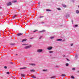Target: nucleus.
I'll use <instances>...</instances> for the list:
<instances>
[{"label":"nucleus","instance_id":"nucleus-1","mask_svg":"<svg viewBox=\"0 0 79 79\" xmlns=\"http://www.w3.org/2000/svg\"><path fill=\"white\" fill-rule=\"evenodd\" d=\"M31 47V45L27 46L25 48L27 49V48H30Z\"/></svg>","mask_w":79,"mask_h":79},{"label":"nucleus","instance_id":"nucleus-2","mask_svg":"<svg viewBox=\"0 0 79 79\" xmlns=\"http://www.w3.org/2000/svg\"><path fill=\"white\" fill-rule=\"evenodd\" d=\"M7 6H10V5H11V2H9V3L7 4Z\"/></svg>","mask_w":79,"mask_h":79},{"label":"nucleus","instance_id":"nucleus-3","mask_svg":"<svg viewBox=\"0 0 79 79\" xmlns=\"http://www.w3.org/2000/svg\"><path fill=\"white\" fill-rule=\"evenodd\" d=\"M38 52L40 53V52H42V49H38L37 50Z\"/></svg>","mask_w":79,"mask_h":79},{"label":"nucleus","instance_id":"nucleus-4","mask_svg":"<svg viewBox=\"0 0 79 79\" xmlns=\"http://www.w3.org/2000/svg\"><path fill=\"white\" fill-rule=\"evenodd\" d=\"M21 77H25L26 75H25L24 74H21Z\"/></svg>","mask_w":79,"mask_h":79},{"label":"nucleus","instance_id":"nucleus-5","mask_svg":"<svg viewBox=\"0 0 79 79\" xmlns=\"http://www.w3.org/2000/svg\"><path fill=\"white\" fill-rule=\"evenodd\" d=\"M23 35V33H19L18 34V36H20V35Z\"/></svg>","mask_w":79,"mask_h":79},{"label":"nucleus","instance_id":"nucleus-6","mask_svg":"<svg viewBox=\"0 0 79 79\" xmlns=\"http://www.w3.org/2000/svg\"><path fill=\"white\" fill-rule=\"evenodd\" d=\"M48 49L49 50H51V49H52V47H50L48 48Z\"/></svg>","mask_w":79,"mask_h":79},{"label":"nucleus","instance_id":"nucleus-7","mask_svg":"<svg viewBox=\"0 0 79 79\" xmlns=\"http://www.w3.org/2000/svg\"><path fill=\"white\" fill-rule=\"evenodd\" d=\"M61 40H62L61 39H57L56 40L57 41H61Z\"/></svg>","mask_w":79,"mask_h":79},{"label":"nucleus","instance_id":"nucleus-8","mask_svg":"<svg viewBox=\"0 0 79 79\" xmlns=\"http://www.w3.org/2000/svg\"><path fill=\"white\" fill-rule=\"evenodd\" d=\"M16 15H15L13 16L12 18H16Z\"/></svg>","mask_w":79,"mask_h":79},{"label":"nucleus","instance_id":"nucleus-9","mask_svg":"<svg viewBox=\"0 0 79 79\" xmlns=\"http://www.w3.org/2000/svg\"><path fill=\"white\" fill-rule=\"evenodd\" d=\"M76 13H77V14L79 13V11L78 10H77L76 11Z\"/></svg>","mask_w":79,"mask_h":79},{"label":"nucleus","instance_id":"nucleus-10","mask_svg":"<svg viewBox=\"0 0 79 79\" xmlns=\"http://www.w3.org/2000/svg\"><path fill=\"white\" fill-rule=\"evenodd\" d=\"M24 41H26V39H24L22 41V42H24Z\"/></svg>","mask_w":79,"mask_h":79},{"label":"nucleus","instance_id":"nucleus-11","mask_svg":"<svg viewBox=\"0 0 79 79\" xmlns=\"http://www.w3.org/2000/svg\"><path fill=\"white\" fill-rule=\"evenodd\" d=\"M30 71H31V72H35V71L34 70L32 69L30 70Z\"/></svg>","mask_w":79,"mask_h":79},{"label":"nucleus","instance_id":"nucleus-12","mask_svg":"<svg viewBox=\"0 0 79 79\" xmlns=\"http://www.w3.org/2000/svg\"><path fill=\"white\" fill-rule=\"evenodd\" d=\"M26 67H24V68H20V69H26Z\"/></svg>","mask_w":79,"mask_h":79},{"label":"nucleus","instance_id":"nucleus-13","mask_svg":"<svg viewBox=\"0 0 79 79\" xmlns=\"http://www.w3.org/2000/svg\"><path fill=\"white\" fill-rule=\"evenodd\" d=\"M32 78H36V77L35 76H32Z\"/></svg>","mask_w":79,"mask_h":79},{"label":"nucleus","instance_id":"nucleus-14","mask_svg":"<svg viewBox=\"0 0 79 79\" xmlns=\"http://www.w3.org/2000/svg\"><path fill=\"white\" fill-rule=\"evenodd\" d=\"M31 64V65H32V66H35V64Z\"/></svg>","mask_w":79,"mask_h":79},{"label":"nucleus","instance_id":"nucleus-15","mask_svg":"<svg viewBox=\"0 0 79 79\" xmlns=\"http://www.w3.org/2000/svg\"><path fill=\"white\" fill-rule=\"evenodd\" d=\"M63 6L64 8H66V6L65 5H63Z\"/></svg>","mask_w":79,"mask_h":79},{"label":"nucleus","instance_id":"nucleus-16","mask_svg":"<svg viewBox=\"0 0 79 79\" xmlns=\"http://www.w3.org/2000/svg\"><path fill=\"white\" fill-rule=\"evenodd\" d=\"M47 11H51V10H50L49 9H47L46 10Z\"/></svg>","mask_w":79,"mask_h":79},{"label":"nucleus","instance_id":"nucleus-17","mask_svg":"<svg viewBox=\"0 0 79 79\" xmlns=\"http://www.w3.org/2000/svg\"><path fill=\"white\" fill-rule=\"evenodd\" d=\"M45 31L44 30H43V31H40L39 32H45Z\"/></svg>","mask_w":79,"mask_h":79},{"label":"nucleus","instance_id":"nucleus-18","mask_svg":"<svg viewBox=\"0 0 79 79\" xmlns=\"http://www.w3.org/2000/svg\"><path fill=\"white\" fill-rule=\"evenodd\" d=\"M53 51H50L49 52V53H53Z\"/></svg>","mask_w":79,"mask_h":79},{"label":"nucleus","instance_id":"nucleus-19","mask_svg":"<svg viewBox=\"0 0 79 79\" xmlns=\"http://www.w3.org/2000/svg\"><path fill=\"white\" fill-rule=\"evenodd\" d=\"M71 77L72 79H74V77L73 76H71Z\"/></svg>","mask_w":79,"mask_h":79},{"label":"nucleus","instance_id":"nucleus-20","mask_svg":"<svg viewBox=\"0 0 79 79\" xmlns=\"http://www.w3.org/2000/svg\"><path fill=\"white\" fill-rule=\"evenodd\" d=\"M37 31H38V30H36L33 31V32H37Z\"/></svg>","mask_w":79,"mask_h":79},{"label":"nucleus","instance_id":"nucleus-21","mask_svg":"<svg viewBox=\"0 0 79 79\" xmlns=\"http://www.w3.org/2000/svg\"><path fill=\"white\" fill-rule=\"evenodd\" d=\"M6 74H10V72H6Z\"/></svg>","mask_w":79,"mask_h":79},{"label":"nucleus","instance_id":"nucleus-22","mask_svg":"<svg viewBox=\"0 0 79 79\" xmlns=\"http://www.w3.org/2000/svg\"><path fill=\"white\" fill-rule=\"evenodd\" d=\"M10 45H15V44H10Z\"/></svg>","mask_w":79,"mask_h":79},{"label":"nucleus","instance_id":"nucleus-23","mask_svg":"<svg viewBox=\"0 0 79 79\" xmlns=\"http://www.w3.org/2000/svg\"><path fill=\"white\" fill-rule=\"evenodd\" d=\"M68 65H69V64H68V63L66 64V66H68Z\"/></svg>","mask_w":79,"mask_h":79},{"label":"nucleus","instance_id":"nucleus-24","mask_svg":"<svg viewBox=\"0 0 79 79\" xmlns=\"http://www.w3.org/2000/svg\"><path fill=\"white\" fill-rule=\"evenodd\" d=\"M4 68L5 69H7V67H6V66H4Z\"/></svg>","mask_w":79,"mask_h":79},{"label":"nucleus","instance_id":"nucleus-25","mask_svg":"<svg viewBox=\"0 0 79 79\" xmlns=\"http://www.w3.org/2000/svg\"><path fill=\"white\" fill-rule=\"evenodd\" d=\"M66 76V75H64V74H62V75H61V76Z\"/></svg>","mask_w":79,"mask_h":79},{"label":"nucleus","instance_id":"nucleus-26","mask_svg":"<svg viewBox=\"0 0 79 79\" xmlns=\"http://www.w3.org/2000/svg\"><path fill=\"white\" fill-rule=\"evenodd\" d=\"M17 2V1H13L14 3H16V2Z\"/></svg>","mask_w":79,"mask_h":79},{"label":"nucleus","instance_id":"nucleus-27","mask_svg":"<svg viewBox=\"0 0 79 79\" xmlns=\"http://www.w3.org/2000/svg\"><path fill=\"white\" fill-rule=\"evenodd\" d=\"M72 70H73V71H75V68H73V69H72Z\"/></svg>","mask_w":79,"mask_h":79},{"label":"nucleus","instance_id":"nucleus-28","mask_svg":"<svg viewBox=\"0 0 79 79\" xmlns=\"http://www.w3.org/2000/svg\"><path fill=\"white\" fill-rule=\"evenodd\" d=\"M43 17H44V16H40V18H43Z\"/></svg>","mask_w":79,"mask_h":79},{"label":"nucleus","instance_id":"nucleus-29","mask_svg":"<svg viewBox=\"0 0 79 79\" xmlns=\"http://www.w3.org/2000/svg\"><path fill=\"white\" fill-rule=\"evenodd\" d=\"M43 71H47V70H43Z\"/></svg>","mask_w":79,"mask_h":79},{"label":"nucleus","instance_id":"nucleus-30","mask_svg":"<svg viewBox=\"0 0 79 79\" xmlns=\"http://www.w3.org/2000/svg\"><path fill=\"white\" fill-rule=\"evenodd\" d=\"M54 37H51V39H53V38H54Z\"/></svg>","mask_w":79,"mask_h":79},{"label":"nucleus","instance_id":"nucleus-31","mask_svg":"<svg viewBox=\"0 0 79 79\" xmlns=\"http://www.w3.org/2000/svg\"><path fill=\"white\" fill-rule=\"evenodd\" d=\"M67 59V61H69V59Z\"/></svg>","mask_w":79,"mask_h":79},{"label":"nucleus","instance_id":"nucleus-32","mask_svg":"<svg viewBox=\"0 0 79 79\" xmlns=\"http://www.w3.org/2000/svg\"><path fill=\"white\" fill-rule=\"evenodd\" d=\"M75 58H77V56L76 55L75 56Z\"/></svg>","mask_w":79,"mask_h":79},{"label":"nucleus","instance_id":"nucleus-33","mask_svg":"<svg viewBox=\"0 0 79 79\" xmlns=\"http://www.w3.org/2000/svg\"><path fill=\"white\" fill-rule=\"evenodd\" d=\"M53 77H51L50 78H53Z\"/></svg>","mask_w":79,"mask_h":79},{"label":"nucleus","instance_id":"nucleus-34","mask_svg":"<svg viewBox=\"0 0 79 79\" xmlns=\"http://www.w3.org/2000/svg\"><path fill=\"white\" fill-rule=\"evenodd\" d=\"M42 38V36H40V38H39V39H41V38Z\"/></svg>","mask_w":79,"mask_h":79},{"label":"nucleus","instance_id":"nucleus-35","mask_svg":"<svg viewBox=\"0 0 79 79\" xmlns=\"http://www.w3.org/2000/svg\"><path fill=\"white\" fill-rule=\"evenodd\" d=\"M58 10H60L61 9H60V8H58Z\"/></svg>","mask_w":79,"mask_h":79},{"label":"nucleus","instance_id":"nucleus-36","mask_svg":"<svg viewBox=\"0 0 79 79\" xmlns=\"http://www.w3.org/2000/svg\"><path fill=\"white\" fill-rule=\"evenodd\" d=\"M72 22L73 23V20H72Z\"/></svg>","mask_w":79,"mask_h":79},{"label":"nucleus","instance_id":"nucleus-37","mask_svg":"<svg viewBox=\"0 0 79 79\" xmlns=\"http://www.w3.org/2000/svg\"><path fill=\"white\" fill-rule=\"evenodd\" d=\"M77 25H76L75 26V27H77Z\"/></svg>","mask_w":79,"mask_h":79},{"label":"nucleus","instance_id":"nucleus-38","mask_svg":"<svg viewBox=\"0 0 79 79\" xmlns=\"http://www.w3.org/2000/svg\"><path fill=\"white\" fill-rule=\"evenodd\" d=\"M71 46H73V44H71Z\"/></svg>","mask_w":79,"mask_h":79},{"label":"nucleus","instance_id":"nucleus-39","mask_svg":"<svg viewBox=\"0 0 79 79\" xmlns=\"http://www.w3.org/2000/svg\"><path fill=\"white\" fill-rule=\"evenodd\" d=\"M26 45V44H23V45Z\"/></svg>","mask_w":79,"mask_h":79},{"label":"nucleus","instance_id":"nucleus-40","mask_svg":"<svg viewBox=\"0 0 79 79\" xmlns=\"http://www.w3.org/2000/svg\"><path fill=\"white\" fill-rule=\"evenodd\" d=\"M2 8V7H0V9H1Z\"/></svg>","mask_w":79,"mask_h":79},{"label":"nucleus","instance_id":"nucleus-41","mask_svg":"<svg viewBox=\"0 0 79 79\" xmlns=\"http://www.w3.org/2000/svg\"><path fill=\"white\" fill-rule=\"evenodd\" d=\"M38 4H39V5H40V2H39Z\"/></svg>","mask_w":79,"mask_h":79},{"label":"nucleus","instance_id":"nucleus-42","mask_svg":"<svg viewBox=\"0 0 79 79\" xmlns=\"http://www.w3.org/2000/svg\"><path fill=\"white\" fill-rule=\"evenodd\" d=\"M64 57H65V56H64Z\"/></svg>","mask_w":79,"mask_h":79},{"label":"nucleus","instance_id":"nucleus-43","mask_svg":"<svg viewBox=\"0 0 79 79\" xmlns=\"http://www.w3.org/2000/svg\"><path fill=\"white\" fill-rule=\"evenodd\" d=\"M78 7L79 8V6H78Z\"/></svg>","mask_w":79,"mask_h":79},{"label":"nucleus","instance_id":"nucleus-44","mask_svg":"<svg viewBox=\"0 0 79 79\" xmlns=\"http://www.w3.org/2000/svg\"><path fill=\"white\" fill-rule=\"evenodd\" d=\"M16 55H18L17 54H16Z\"/></svg>","mask_w":79,"mask_h":79}]
</instances>
